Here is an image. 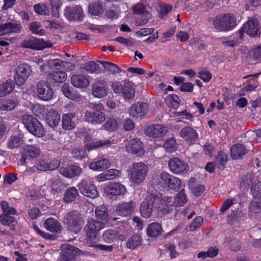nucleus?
I'll list each match as a JSON object with an SVG mask.
<instances>
[{
    "label": "nucleus",
    "instance_id": "nucleus-1",
    "mask_svg": "<svg viewBox=\"0 0 261 261\" xmlns=\"http://www.w3.org/2000/svg\"><path fill=\"white\" fill-rule=\"evenodd\" d=\"M111 86L113 92L116 94H121L125 100H129L135 97V89L134 84L128 80H125L122 82H113Z\"/></svg>",
    "mask_w": 261,
    "mask_h": 261
},
{
    "label": "nucleus",
    "instance_id": "nucleus-2",
    "mask_svg": "<svg viewBox=\"0 0 261 261\" xmlns=\"http://www.w3.org/2000/svg\"><path fill=\"white\" fill-rule=\"evenodd\" d=\"M65 219L69 230L74 233H77L81 231L84 220L79 212L76 211H70L66 214Z\"/></svg>",
    "mask_w": 261,
    "mask_h": 261
},
{
    "label": "nucleus",
    "instance_id": "nucleus-3",
    "mask_svg": "<svg viewBox=\"0 0 261 261\" xmlns=\"http://www.w3.org/2000/svg\"><path fill=\"white\" fill-rule=\"evenodd\" d=\"M22 122L30 133L38 137L45 135V131L41 123L35 117L29 115H24L22 117Z\"/></svg>",
    "mask_w": 261,
    "mask_h": 261
},
{
    "label": "nucleus",
    "instance_id": "nucleus-4",
    "mask_svg": "<svg viewBox=\"0 0 261 261\" xmlns=\"http://www.w3.org/2000/svg\"><path fill=\"white\" fill-rule=\"evenodd\" d=\"M213 25L216 29L220 31H227L234 27L236 21L232 14H225L216 17L213 20Z\"/></svg>",
    "mask_w": 261,
    "mask_h": 261
},
{
    "label": "nucleus",
    "instance_id": "nucleus-5",
    "mask_svg": "<svg viewBox=\"0 0 261 261\" xmlns=\"http://www.w3.org/2000/svg\"><path fill=\"white\" fill-rule=\"evenodd\" d=\"M148 171L145 164L142 162L135 163L130 168V178L135 183L140 184L145 179Z\"/></svg>",
    "mask_w": 261,
    "mask_h": 261
},
{
    "label": "nucleus",
    "instance_id": "nucleus-6",
    "mask_svg": "<svg viewBox=\"0 0 261 261\" xmlns=\"http://www.w3.org/2000/svg\"><path fill=\"white\" fill-rule=\"evenodd\" d=\"M105 226V224L104 223L94 219H91L87 221V224L84 226V231L87 239L91 241L96 239L99 231L103 228Z\"/></svg>",
    "mask_w": 261,
    "mask_h": 261
},
{
    "label": "nucleus",
    "instance_id": "nucleus-7",
    "mask_svg": "<svg viewBox=\"0 0 261 261\" xmlns=\"http://www.w3.org/2000/svg\"><path fill=\"white\" fill-rule=\"evenodd\" d=\"M244 32L253 37H258L260 36L259 23L256 18L249 19L244 24L241 29L239 31L240 38H242Z\"/></svg>",
    "mask_w": 261,
    "mask_h": 261
},
{
    "label": "nucleus",
    "instance_id": "nucleus-8",
    "mask_svg": "<svg viewBox=\"0 0 261 261\" xmlns=\"http://www.w3.org/2000/svg\"><path fill=\"white\" fill-rule=\"evenodd\" d=\"M31 71L30 68L27 64L19 65L15 69L14 75L17 85H22L30 76Z\"/></svg>",
    "mask_w": 261,
    "mask_h": 261
},
{
    "label": "nucleus",
    "instance_id": "nucleus-9",
    "mask_svg": "<svg viewBox=\"0 0 261 261\" xmlns=\"http://www.w3.org/2000/svg\"><path fill=\"white\" fill-rule=\"evenodd\" d=\"M108 89V82L104 79H96L92 87L93 95L99 98L107 95Z\"/></svg>",
    "mask_w": 261,
    "mask_h": 261
},
{
    "label": "nucleus",
    "instance_id": "nucleus-10",
    "mask_svg": "<svg viewBox=\"0 0 261 261\" xmlns=\"http://www.w3.org/2000/svg\"><path fill=\"white\" fill-rule=\"evenodd\" d=\"M103 111H86L85 113V120L93 125L100 124L106 120Z\"/></svg>",
    "mask_w": 261,
    "mask_h": 261
},
{
    "label": "nucleus",
    "instance_id": "nucleus-11",
    "mask_svg": "<svg viewBox=\"0 0 261 261\" xmlns=\"http://www.w3.org/2000/svg\"><path fill=\"white\" fill-rule=\"evenodd\" d=\"M37 87L38 97L40 99L48 101L51 99L54 92L46 82L42 81L38 82Z\"/></svg>",
    "mask_w": 261,
    "mask_h": 261
},
{
    "label": "nucleus",
    "instance_id": "nucleus-12",
    "mask_svg": "<svg viewBox=\"0 0 261 261\" xmlns=\"http://www.w3.org/2000/svg\"><path fill=\"white\" fill-rule=\"evenodd\" d=\"M168 166L170 171L175 174L186 173L188 171L187 164L178 158L170 159Z\"/></svg>",
    "mask_w": 261,
    "mask_h": 261
},
{
    "label": "nucleus",
    "instance_id": "nucleus-13",
    "mask_svg": "<svg viewBox=\"0 0 261 261\" xmlns=\"http://www.w3.org/2000/svg\"><path fill=\"white\" fill-rule=\"evenodd\" d=\"M160 177L170 189L175 191H177L179 190L181 181L179 178L167 172L161 173Z\"/></svg>",
    "mask_w": 261,
    "mask_h": 261
},
{
    "label": "nucleus",
    "instance_id": "nucleus-14",
    "mask_svg": "<svg viewBox=\"0 0 261 261\" xmlns=\"http://www.w3.org/2000/svg\"><path fill=\"white\" fill-rule=\"evenodd\" d=\"M157 199L156 197L154 195H149L142 202L140 206V213L142 216L148 218L152 211V207L155 201Z\"/></svg>",
    "mask_w": 261,
    "mask_h": 261
},
{
    "label": "nucleus",
    "instance_id": "nucleus-15",
    "mask_svg": "<svg viewBox=\"0 0 261 261\" xmlns=\"http://www.w3.org/2000/svg\"><path fill=\"white\" fill-rule=\"evenodd\" d=\"M80 192L84 196L91 198H95L98 196V192L93 184L83 180L78 186Z\"/></svg>",
    "mask_w": 261,
    "mask_h": 261
},
{
    "label": "nucleus",
    "instance_id": "nucleus-16",
    "mask_svg": "<svg viewBox=\"0 0 261 261\" xmlns=\"http://www.w3.org/2000/svg\"><path fill=\"white\" fill-rule=\"evenodd\" d=\"M60 162L58 160H54L49 162L45 160H38L36 161L34 167L39 171H46L55 170L60 166Z\"/></svg>",
    "mask_w": 261,
    "mask_h": 261
},
{
    "label": "nucleus",
    "instance_id": "nucleus-17",
    "mask_svg": "<svg viewBox=\"0 0 261 261\" xmlns=\"http://www.w3.org/2000/svg\"><path fill=\"white\" fill-rule=\"evenodd\" d=\"M145 134L149 137H163L167 133V127L162 125L155 124L146 127L144 129Z\"/></svg>",
    "mask_w": 261,
    "mask_h": 261
},
{
    "label": "nucleus",
    "instance_id": "nucleus-18",
    "mask_svg": "<svg viewBox=\"0 0 261 261\" xmlns=\"http://www.w3.org/2000/svg\"><path fill=\"white\" fill-rule=\"evenodd\" d=\"M257 188L258 190L255 191L253 188V195L254 199L249 204V209L253 213H257L260 210L261 205V182L258 181Z\"/></svg>",
    "mask_w": 261,
    "mask_h": 261
},
{
    "label": "nucleus",
    "instance_id": "nucleus-19",
    "mask_svg": "<svg viewBox=\"0 0 261 261\" xmlns=\"http://www.w3.org/2000/svg\"><path fill=\"white\" fill-rule=\"evenodd\" d=\"M82 172V169L76 165H71L66 167H61L59 169V173L62 176L71 178L79 176Z\"/></svg>",
    "mask_w": 261,
    "mask_h": 261
},
{
    "label": "nucleus",
    "instance_id": "nucleus-20",
    "mask_svg": "<svg viewBox=\"0 0 261 261\" xmlns=\"http://www.w3.org/2000/svg\"><path fill=\"white\" fill-rule=\"evenodd\" d=\"M148 111V105L145 102H138L134 103L129 109V114L134 118L143 116Z\"/></svg>",
    "mask_w": 261,
    "mask_h": 261
},
{
    "label": "nucleus",
    "instance_id": "nucleus-21",
    "mask_svg": "<svg viewBox=\"0 0 261 261\" xmlns=\"http://www.w3.org/2000/svg\"><path fill=\"white\" fill-rule=\"evenodd\" d=\"M128 152L135 154L137 156H142L144 153L142 142L138 139L130 140L126 147Z\"/></svg>",
    "mask_w": 261,
    "mask_h": 261
},
{
    "label": "nucleus",
    "instance_id": "nucleus-22",
    "mask_svg": "<svg viewBox=\"0 0 261 261\" xmlns=\"http://www.w3.org/2000/svg\"><path fill=\"white\" fill-rule=\"evenodd\" d=\"M135 207V203L133 201L125 202L117 205L116 212L120 216L127 217L133 212Z\"/></svg>",
    "mask_w": 261,
    "mask_h": 261
},
{
    "label": "nucleus",
    "instance_id": "nucleus-23",
    "mask_svg": "<svg viewBox=\"0 0 261 261\" xmlns=\"http://www.w3.org/2000/svg\"><path fill=\"white\" fill-rule=\"evenodd\" d=\"M105 192L108 195L114 196L123 195L126 192L124 186L117 182L109 184L105 188Z\"/></svg>",
    "mask_w": 261,
    "mask_h": 261
},
{
    "label": "nucleus",
    "instance_id": "nucleus-24",
    "mask_svg": "<svg viewBox=\"0 0 261 261\" xmlns=\"http://www.w3.org/2000/svg\"><path fill=\"white\" fill-rule=\"evenodd\" d=\"M21 46L23 48L41 50L45 47V45L41 40L34 37H30L22 42Z\"/></svg>",
    "mask_w": 261,
    "mask_h": 261
},
{
    "label": "nucleus",
    "instance_id": "nucleus-25",
    "mask_svg": "<svg viewBox=\"0 0 261 261\" xmlns=\"http://www.w3.org/2000/svg\"><path fill=\"white\" fill-rule=\"evenodd\" d=\"M71 83L74 87L81 89L87 87L89 81L82 74H74L71 77Z\"/></svg>",
    "mask_w": 261,
    "mask_h": 261
},
{
    "label": "nucleus",
    "instance_id": "nucleus-26",
    "mask_svg": "<svg viewBox=\"0 0 261 261\" xmlns=\"http://www.w3.org/2000/svg\"><path fill=\"white\" fill-rule=\"evenodd\" d=\"M15 88V83L9 80L0 84V97H4L11 93Z\"/></svg>",
    "mask_w": 261,
    "mask_h": 261
},
{
    "label": "nucleus",
    "instance_id": "nucleus-27",
    "mask_svg": "<svg viewBox=\"0 0 261 261\" xmlns=\"http://www.w3.org/2000/svg\"><path fill=\"white\" fill-rule=\"evenodd\" d=\"M62 90L64 95L71 100L79 101L82 98L81 95L76 91L71 90L67 84H64L63 85Z\"/></svg>",
    "mask_w": 261,
    "mask_h": 261
},
{
    "label": "nucleus",
    "instance_id": "nucleus-28",
    "mask_svg": "<svg viewBox=\"0 0 261 261\" xmlns=\"http://www.w3.org/2000/svg\"><path fill=\"white\" fill-rule=\"evenodd\" d=\"M181 137L186 141H193L198 138V135L195 129L190 126L184 127L180 132Z\"/></svg>",
    "mask_w": 261,
    "mask_h": 261
},
{
    "label": "nucleus",
    "instance_id": "nucleus-29",
    "mask_svg": "<svg viewBox=\"0 0 261 261\" xmlns=\"http://www.w3.org/2000/svg\"><path fill=\"white\" fill-rule=\"evenodd\" d=\"M256 181V178L254 174H248L242 177V180L241 181V186L245 188L252 186L251 191L253 193V188L255 189L256 191L258 190L257 188V184L256 185H255Z\"/></svg>",
    "mask_w": 261,
    "mask_h": 261
},
{
    "label": "nucleus",
    "instance_id": "nucleus-30",
    "mask_svg": "<svg viewBox=\"0 0 261 261\" xmlns=\"http://www.w3.org/2000/svg\"><path fill=\"white\" fill-rule=\"evenodd\" d=\"M45 120L49 126L54 127L59 122L60 116L57 111L51 110L47 113Z\"/></svg>",
    "mask_w": 261,
    "mask_h": 261
},
{
    "label": "nucleus",
    "instance_id": "nucleus-31",
    "mask_svg": "<svg viewBox=\"0 0 261 261\" xmlns=\"http://www.w3.org/2000/svg\"><path fill=\"white\" fill-rule=\"evenodd\" d=\"M231 156L233 159H238L247 153V150L243 144H236L231 148Z\"/></svg>",
    "mask_w": 261,
    "mask_h": 261
},
{
    "label": "nucleus",
    "instance_id": "nucleus-32",
    "mask_svg": "<svg viewBox=\"0 0 261 261\" xmlns=\"http://www.w3.org/2000/svg\"><path fill=\"white\" fill-rule=\"evenodd\" d=\"M44 226L47 230L54 232H60L62 227L60 223L53 218L47 219L44 221Z\"/></svg>",
    "mask_w": 261,
    "mask_h": 261
},
{
    "label": "nucleus",
    "instance_id": "nucleus-33",
    "mask_svg": "<svg viewBox=\"0 0 261 261\" xmlns=\"http://www.w3.org/2000/svg\"><path fill=\"white\" fill-rule=\"evenodd\" d=\"M110 166V162L107 159H102L97 162H93L89 164L90 169L94 171H102Z\"/></svg>",
    "mask_w": 261,
    "mask_h": 261
},
{
    "label": "nucleus",
    "instance_id": "nucleus-34",
    "mask_svg": "<svg viewBox=\"0 0 261 261\" xmlns=\"http://www.w3.org/2000/svg\"><path fill=\"white\" fill-rule=\"evenodd\" d=\"M75 114L71 113L63 115L62 117V126L64 129L70 130L74 128L75 124L72 120Z\"/></svg>",
    "mask_w": 261,
    "mask_h": 261
},
{
    "label": "nucleus",
    "instance_id": "nucleus-35",
    "mask_svg": "<svg viewBox=\"0 0 261 261\" xmlns=\"http://www.w3.org/2000/svg\"><path fill=\"white\" fill-rule=\"evenodd\" d=\"M66 15L69 20H80L83 16L82 8L77 6L71 9L68 10L66 11Z\"/></svg>",
    "mask_w": 261,
    "mask_h": 261
},
{
    "label": "nucleus",
    "instance_id": "nucleus-36",
    "mask_svg": "<svg viewBox=\"0 0 261 261\" xmlns=\"http://www.w3.org/2000/svg\"><path fill=\"white\" fill-rule=\"evenodd\" d=\"M78 249L69 244H65L62 245V254L67 256L68 258L73 260L75 256L77 255Z\"/></svg>",
    "mask_w": 261,
    "mask_h": 261
},
{
    "label": "nucleus",
    "instance_id": "nucleus-37",
    "mask_svg": "<svg viewBox=\"0 0 261 261\" xmlns=\"http://www.w3.org/2000/svg\"><path fill=\"white\" fill-rule=\"evenodd\" d=\"M18 104L16 99H7L0 101V110L11 111L13 110Z\"/></svg>",
    "mask_w": 261,
    "mask_h": 261
},
{
    "label": "nucleus",
    "instance_id": "nucleus-38",
    "mask_svg": "<svg viewBox=\"0 0 261 261\" xmlns=\"http://www.w3.org/2000/svg\"><path fill=\"white\" fill-rule=\"evenodd\" d=\"M162 232L161 225L156 222H153L149 224L147 229V233L151 237H156L161 234Z\"/></svg>",
    "mask_w": 261,
    "mask_h": 261
},
{
    "label": "nucleus",
    "instance_id": "nucleus-39",
    "mask_svg": "<svg viewBox=\"0 0 261 261\" xmlns=\"http://www.w3.org/2000/svg\"><path fill=\"white\" fill-rule=\"evenodd\" d=\"M99 62L102 65L105 71L109 74H115L121 71L120 68L115 64L106 61H99Z\"/></svg>",
    "mask_w": 261,
    "mask_h": 261
},
{
    "label": "nucleus",
    "instance_id": "nucleus-40",
    "mask_svg": "<svg viewBox=\"0 0 261 261\" xmlns=\"http://www.w3.org/2000/svg\"><path fill=\"white\" fill-rule=\"evenodd\" d=\"M111 143V141L108 139L96 140L85 145V148L87 150L90 151L93 149L98 148L104 146L108 145Z\"/></svg>",
    "mask_w": 261,
    "mask_h": 261
},
{
    "label": "nucleus",
    "instance_id": "nucleus-41",
    "mask_svg": "<svg viewBox=\"0 0 261 261\" xmlns=\"http://www.w3.org/2000/svg\"><path fill=\"white\" fill-rule=\"evenodd\" d=\"M119 233L118 230L109 229L105 230L102 234L103 241L107 243L113 242Z\"/></svg>",
    "mask_w": 261,
    "mask_h": 261
},
{
    "label": "nucleus",
    "instance_id": "nucleus-42",
    "mask_svg": "<svg viewBox=\"0 0 261 261\" xmlns=\"http://www.w3.org/2000/svg\"><path fill=\"white\" fill-rule=\"evenodd\" d=\"M2 30L7 33H19L21 29L20 24L16 22H8L3 24L1 27Z\"/></svg>",
    "mask_w": 261,
    "mask_h": 261
},
{
    "label": "nucleus",
    "instance_id": "nucleus-43",
    "mask_svg": "<svg viewBox=\"0 0 261 261\" xmlns=\"http://www.w3.org/2000/svg\"><path fill=\"white\" fill-rule=\"evenodd\" d=\"M244 215L243 213L239 210L232 211L230 214L228 215L227 218V222L229 224H233L240 221L243 220Z\"/></svg>",
    "mask_w": 261,
    "mask_h": 261
},
{
    "label": "nucleus",
    "instance_id": "nucleus-44",
    "mask_svg": "<svg viewBox=\"0 0 261 261\" xmlns=\"http://www.w3.org/2000/svg\"><path fill=\"white\" fill-rule=\"evenodd\" d=\"M67 79V74L63 71L54 72L48 75V79L56 83H63Z\"/></svg>",
    "mask_w": 261,
    "mask_h": 261
},
{
    "label": "nucleus",
    "instance_id": "nucleus-45",
    "mask_svg": "<svg viewBox=\"0 0 261 261\" xmlns=\"http://www.w3.org/2000/svg\"><path fill=\"white\" fill-rule=\"evenodd\" d=\"M78 195V191L75 187L69 188L64 194L63 200L66 202H72L75 200Z\"/></svg>",
    "mask_w": 261,
    "mask_h": 261
},
{
    "label": "nucleus",
    "instance_id": "nucleus-46",
    "mask_svg": "<svg viewBox=\"0 0 261 261\" xmlns=\"http://www.w3.org/2000/svg\"><path fill=\"white\" fill-rule=\"evenodd\" d=\"M142 239L138 234L134 235L131 237L126 243V246L130 249H134L141 245Z\"/></svg>",
    "mask_w": 261,
    "mask_h": 261
},
{
    "label": "nucleus",
    "instance_id": "nucleus-47",
    "mask_svg": "<svg viewBox=\"0 0 261 261\" xmlns=\"http://www.w3.org/2000/svg\"><path fill=\"white\" fill-rule=\"evenodd\" d=\"M50 187L52 191L60 193L66 187V185L61 179L58 178L53 180Z\"/></svg>",
    "mask_w": 261,
    "mask_h": 261
},
{
    "label": "nucleus",
    "instance_id": "nucleus-48",
    "mask_svg": "<svg viewBox=\"0 0 261 261\" xmlns=\"http://www.w3.org/2000/svg\"><path fill=\"white\" fill-rule=\"evenodd\" d=\"M187 202V197L184 189H181L174 198V203L177 206H182Z\"/></svg>",
    "mask_w": 261,
    "mask_h": 261
},
{
    "label": "nucleus",
    "instance_id": "nucleus-49",
    "mask_svg": "<svg viewBox=\"0 0 261 261\" xmlns=\"http://www.w3.org/2000/svg\"><path fill=\"white\" fill-rule=\"evenodd\" d=\"M23 152L28 155L30 159H32L38 156L40 153V149L35 146L27 145L24 148Z\"/></svg>",
    "mask_w": 261,
    "mask_h": 261
},
{
    "label": "nucleus",
    "instance_id": "nucleus-50",
    "mask_svg": "<svg viewBox=\"0 0 261 261\" xmlns=\"http://www.w3.org/2000/svg\"><path fill=\"white\" fill-rule=\"evenodd\" d=\"M227 154L222 151L218 153V155L215 158V165L218 168H224L227 161Z\"/></svg>",
    "mask_w": 261,
    "mask_h": 261
},
{
    "label": "nucleus",
    "instance_id": "nucleus-51",
    "mask_svg": "<svg viewBox=\"0 0 261 261\" xmlns=\"http://www.w3.org/2000/svg\"><path fill=\"white\" fill-rule=\"evenodd\" d=\"M70 64L72 67H74V65L69 62L61 61L59 59L49 60L47 62V66L51 69H60L64 64Z\"/></svg>",
    "mask_w": 261,
    "mask_h": 261
},
{
    "label": "nucleus",
    "instance_id": "nucleus-52",
    "mask_svg": "<svg viewBox=\"0 0 261 261\" xmlns=\"http://www.w3.org/2000/svg\"><path fill=\"white\" fill-rule=\"evenodd\" d=\"M129 226L126 222H122L121 227H119L118 231L119 233L117 236V238L118 240L123 241L125 240L127 237V231L129 229Z\"/></svg>",
    "mask_w": 261,
    "mask_h": 261
},
{
    "label": "nucleus",
    "instance_id": "nucleus-53",
    "mask_svg": "<svg viewBox=\"0 0 261 261\" xmlns=\"http://www.w3.org/2000/svg\"><path fill=\"white\" fill-rule=\"evenodd\" d=\"M22 143V140L20 137L12 136L8 140L7 146L10 149H13L19 147Z\"/></svg>",
    "mask_w": 261,
    "mask_h": 261
},
{
    "label": "nucleus",
    "instance_id": "nucleus-54",
    "mask_svg": "<svg viewBox=\"0 0 261 261\" xmlns=\"http://www.w3.org/2000/svg\"><path fill=\"white\" fill-rule=\"evenodd\" d=\"M29 29L33 34L43 35L44 34V30L42 29L40 24L37 22H33L30 23Z\"/></svg>",
    "mask_w": 261,
    "mask_h": 261
},
{
    "label": "nucleus",
    "instance_id": "nucleus-55",
    "mask_svg": "<svg viewBox=\"0 0 261 261\" xmlns=\"http://www.w3.org/2000/svg\"><path fill=\"white\" fill-rule=\"evenodd\" d=\"M95 215L97 219L105 221L107 220L108 212L105 206H98L95 210Z\"/></svg>",
    "mask_w": 261,
    "mask_h": 261
},
{
    "label": "nucleus",
    "instance_id": "nucleus-56",
    "mask_svg": "<svg viewBox=\"0 0 261 261\" xmlns=\"http://www.w3.org/2000/svg\"><path fill=\"white\" fill-rule=\"evenodd\" d=\"M103 126L107 130L114 131L118 127V123L116 119L111 118L108 119Z\"/></svg>",
    "mask_w": 261,
    "mask_h": 261
},
{
    "label": "nucleus",
    "instance_id": "nucleus-57",
    "mask_svg": "<svg viewBox=\"0 0 261 261\" xmlns=\"http://www.w3.org/2000/svg\"><path fill=\"white\" fill-rule=\"evenodd\" d=\"M99 66L94 61L86 62L84 64L83 68L89 73H93L96 72Z\"/></svg>",
    "mask_w": 261,
    "mask_h": 261
},
{
    "label": "nucleus",
    "instance_id": "nucleus-58",
    "mask_svg": "<svg viewBox=\"0 0 261 261\" xmlns=\"http://www.w3.org/2000/svg\"><path fill=\"white\" fill-rule=\"evenodd\" d=\"M34 8L35 12L40 15H45L49 13V10L45 4H36Z\"/></svg>",
    "mask_w": 261,
    "mask_h": 261
},
{
    "label": "nucleus",
    "instance_id": "nucleus-59",
    "mask_svg": "<svg viewBox=\"0 0 261 261\" xmlns=\"http://www.w3.org/2000/svg\"><path fill=\"white\" fill-rule=\"evenodd\" d=\"M1 207L4 213L5 214H9V215H14L16 213V210L13 207H10L9 206L8 203L6 201H2L1 202Z\"/></svg>",
    "mask_w": 261,
    "mask_h": 261
},
{
    "label": "nucleus",
    "instance_id": "nucleus-60",
    "mask_svg": "<svg viewBox=\"0 0 261 261\" xmlns=\"http://www.w3.org/2000/svg\"><path fill=\"white\" fill-rule=\"evenodd\" d=\"M203 222V218L201 217H197L189 226L190 231H195L199 227Z\"/></svg>",
    "mask_w": 261,
    "mask_h": 261
},
{
    "label": "nucleus",
    "instance_id": "nucleus-61",
    "mask_svg": "<svg viewBox=\"0 0 261 261\" xmlns=\"http://www.w3.org/2000/svg\"><path fill=\"white\" fill-rule=\"evenodd\" d=\"M15 220L13 217L9 216V214H5L0 216V222L3 225H9Z\"/></svg>",
    "mask_w": 261,
    "mask_h": 261
},
{
    "label": "nucleus",
    "instance_id": "nucleus-62",
    "mask_svg": "<svg viewBox=\"0 0 261 261\" xmlns=\"http://www.w3.org/2000/svg\"><path fill=\"white\" fill-rule=\"evenodd\" d=\"M72 154L75 158L79 160H82L87 155L86 152L83 148L74 149L72 151Z\"/></svg>",
    "mask_w": 261,
    "mask_h": 261
},
{
    "label": "nucleus",
    "instance_id": "nucleus-63",
    "mask_svg": "<svg viewBox=\"0 0 261 261\" xmlns=\"http://www.w3.org/2000/svg\"><path fill=\"white\" fill-rule=\"evenodd\" d=\"M164 148L167 151H171L172 149H174L175 147V140L173 138H170L167 139L163 145Z\"/></svg>",
    "mask_w": 261,
    "mask_h": 261
},
{
    "label": "nucleus",
    "instance_id": "nucleus-64",
    "mask_svg": "<svg viewBox=\"0 0 261 261\" xmlns=\"http://www.w3.org/2000/svg\"><path fill=\"white\" fill-rule=\"evenodd\" d=\"M133 12L136 14H142L146 13V6L142 3L137 4L133 8Z\"/></svg>",
    "mask_w": 261,
    "mask_h": 261
}]
</instances>
